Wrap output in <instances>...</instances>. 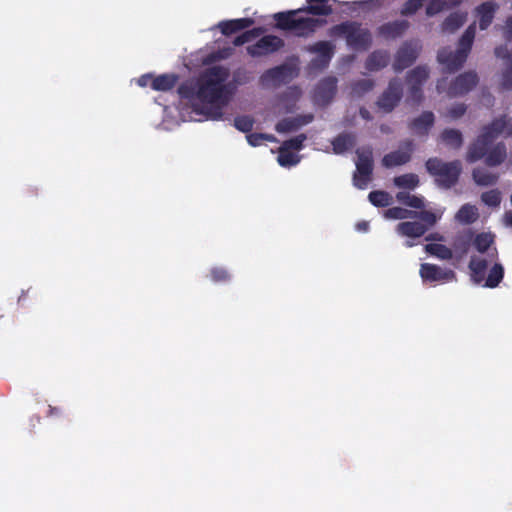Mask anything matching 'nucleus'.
Returning <instances> with one entry per match:
<instances>
[{"instance_id": "f257e3e1", "label": "nucleus", "mask_w": 512, "mask_h": 512, "mask_svg": "<svg viewBox=\"0 0 512 512\" xmlns=\"http://www.w3.org/2000/svg\"><path fill=\"white\" fill-rule=\"evenodd\" d=\"M229 76L227 67L215 65L206 68L197 79L181 83L177 92L181 98L191 102L195 112L207 119L220 120L223 108L233 95L231 83H226Z\"/></svg>"}, {"instance_id": "f3484780", "label": "nucleus", "mask_w": 512, "mask_h": 512, "mask_svg": "<svg viewBox=\"0 0 512 512\" xmlns=\"http://www.w3.org/2000/svg\"><path fill=\"white\" fill-rule=\"evenodd\" d=\"M467 57L468 55L458 49L451 51L447 48H443L438 52L437 59L449 72H455L463 66Z\"/></svg>"}, {"instance_id": "6e6d98bb", "label": "nucleus", "mask_w": 512, "mask_h": 512, "mask_svg": "<svg viewBox=\"0 0 512 512\" xmlns=\"http://www.w3.org/2000/svg\"><path fill=\"white\" fill-rule=\"evenodd\" d=\"M416 216H418L424 222L423 224L427 225L428 228L433 226L437 221L436 215L427 210L416 213Z\"/></svg>"}, {"instance_id": "a18cd8bd", "label": "nucleus", "mask_w": 512, "mask_h": 512, "mask_svg": "<svg viewBox=\"0 0 512 512\" xmlns=\"http://www.w3.org/2000/svg\"><path fill=\"white\" fill-rule=\"evenodd\" d=\"M384 216L387 219L402 220V219H406V218L415 217L416 216V212H413L411 210H407V209L402 208V207H391V208H388L387 210H385Z\"/></svg>"}, {"instance_id": "bb28decb", "label": "nucleus", "mask_w": 512, "mask_h": 512, "mask_svg": "<svg viewBox=\"0 0 512 512\" xmlns=\"http://www.w3.org/2000/svg\"><path fill=\"white\" fill-rule=\"evenodd\" d=\"M330 0H306L307 5L302 7L305 13L314 16H329L333 13L332 5L329 4ZM336 2V0H332Z\"/></svg>"}, {"instance_id": "473e14b6", "label": "nucleus", "mask_w": 512, "mask_h": 512, "mask_svg": "<svg viewBox=\"0 0 512 512\" xmlns=\"http://www.w3.org/2000/svg\"><path fill=\"white\" fill-rule=\"evenodd\" d=\"M396 200L405 206L415 209H422L425 206L423 197L412 195L405 191H399L396 194Z\"/></svg>"}, {"instance_id": "ea45409f", "label": "nucleus", "mask_w": 512, "mask_h": 512, "mask_svg": "<svg viewBox=\"0 0 512 512\" xmlns=\"http://www.w3.org/2000/svg\"><path fill=\"white\" fill-rule=\"evenodd\" d=\"M368 199L371 204L376 207H387L392 203L391 195L382 190L371 191L368 195Z\"/></svg>"}, {"instance_id": "e2e57ef3", "label": "nucleus", "mask_w": 512, "mask_h": 512, "mask_svg": "<svg viewBox=\"0 0 512 512\" xmlns=\"http://www.w3.org/2000/svg\"><path fill=\"white\" fill-rule=\"evenodd\" d=\"M61 409L58 407L49 406L48 416L61 415Z\"/></svg>"}, {"instance_id": "a878e982", "label": "nucleus", "mask_w": 512, "mask_h": 512, "mask_svg": "<svg viewBox=\"0 0 512 512\" xmlns=\"http://www.w3.org/2000/svg\"><path fill=\"white\" fill-rule=\"evenodd\" d=\"M390 55L385 50L373 51L365 61V68L368 71H379L389 64Z\"/></svg>"}, {"instance_id": "f704fd0d", "label": "nucleus", "mask_w": 512, "mask_h": 512, "mask_svg": "<svg viewBox=\"0 0 512 512\" xmlns=\"http://www.w3.org/2000/svg\"><path fill=\"white\" fill-rule=\"evenodd\" d=\"M429 77V71L424 66H417L407 73V82L409 85L423 86Z\"/></svg>"}, {"instance_id": "7ed1b4c3", "label": "nucleus", "mask_w": 512, "mask_h": 512, "mask_svg": "<svg viewBox=\"0 0 512 512\" xmlns=\"http://www.w3.org/2000/svg\"><path fill=\"white\" fill-rule=\"evenodd\" d=\"M497 258L496 248H493V251H490L486 257H471L468 267L471 278L476 284L485 281L484 287L496 288L499 286L504 277V267L501 263L495 261Z\"/></svg>"}, {"instance_id": "c85d7f7f", "label": "nucleus", "mask_w": 512, "mask_h": 512, "mask_svg": "<svg viewBox=\"0 0 512 512\" xmlns=\"http://www.w3.org/2000/svg\"><path fill=\"white\" fill-rule=\"evenodd\" d=\"M472 178L479 186H492L497 183L499 176L484 167H476L472 171Z\"/></svg>"}, {"instance_id": "69168bd1", "label": "nucleus", "mask_w": 512, "mask_h": 512, "mask_svg": "<svg viewBox=\"0 0 512 512\" xmlns=\"http://www.w3.org/2000/svg\"><path fill=\"white\" fill-rule=\"evenodd\" d=\"M503 52H507L506 47H502L501 46V47H497L495 49V54H496L497 57H506V55L502 54Z\"/></svg>"}, {"instance_id": "aec40b11", "label": "nucleus", "mask_w": 512, "mask_h": 512, "mask_svg": "<svg viewBox=\"0 0 512 512\" xmlns=\"http://www.w3.org/2000/svg\"><path fill=\"white\" fill-rule=\"evenodd\" d=\"M472 241L473 232L470 230L460 232L453 238L451 248L458 260L462 259L469 252Z\"/></svg>"}, {"instance_id": "4468645a", "label": "nucleus", "mask_w": 512, "mask_h": 512, "mask_svg": "<svg viewBox=\"0 0 512 512\" xmlns=\"http://www.w3.org/2000/svg\"><path fill=\"white\" fill-rule=\"evenodd\" d=\"M419 273L423 281L426 282H450L456 280V274L453 270L442 269L430 263L421 264Z\"/></svg>"}, {"instance_id": "6ab92c4d", "label": "nucleus", "mask_w": 512, "mask_h": 512, "mask_svg": "<svg viewBox=\"0 0 512 512\" xmlns=\"http://www.w3.org/2000/svg\"><path fill=\"white\" fill-rule=\"evenodd\" d=\"M435 117L433 112L424 111L420 116L409 122V129L418 136H427L433 127Z\"/></svg>"}, {"instance_id": "72a5a7b5", "label": "nucleus", "mask_w": 512, "mask_h": 512, "mask_svg": "<svg viewBox=\"0 0 512 512\" xmlns=\"http://www.w3.org/2000/svg\"><path fill=\"white\" fill-rule=\"evenodd\" d=\"M476 33V25L475 23H472L467 27V29L464 31L463 35L459 39L458 43V50L462 51L466 55H468L471 51L473 41L475 38Z\"/></svg>"}, {"instance_id": "6e6552de", "label": "nucleus", "mask_w": 512, "mask_h": 512, "mask_svg": "<svg viewBox=\"0 0 512 512\" xmlns=\"http://www.w3.org/2000/svg\"><path fill=\"white\" fill-rule=\"evenodd\" d=\"M403 97V85L400 79L393 78L377 100V106L385 113L392 112Z\"/></svg>"}, {"instance_id": "864d4df0", "label": "nucleus", "mask_w": 512, "mask_h": 512, "mask_svg": "<svg viewBox=\"0 0 512 512\" xmlns=\"http://www.w3.org/2000/svg\"><path fill=\"white\" fill-rule=\"evenodd\" d=\"M448 7L446 0H431L426 7L427 16H434Z\"/></svg>"}, {"instance_id": "dca6fc26", "label": "nucleus", "mask_w": 512, "mask_h": 512, "mask_svg": "<svg viewBox=\"0 0 512 512\" xmlns=\"http://www.w3.org/2000/svg\"><path fill=\"white\" fill-rule=\"evenodd\" d=\"M418 51L412 44L404 43L397 51L393 63V69L401 72L410 67L417 59Z\"/></svg>"}, {"instance_id": "2f4dec72", "label": "nucleus", "mask_w": 512, "mask_h": 512, "mask_svg": "<svg viewBox=\"0 0 512 512\" xmlns=\"http://www.w3.org/2000/svg\"><path fill=\"white\" fill-rule=\"evenodd\" d=\"M441 140L453 149H460L463 145L462 133L457 129H444L440 135Z\"/></svg>"}, {"instance_id": "3c124183", "label": "nucleus", "mask_w": 512, "mask_h": 512, "mask_svg": "<svg viewBox=\"0 0 512 512\" xmlns=\"http://www.w3.org/2000/svg\"><path fill=\"white\" fill-rule=\"evenodd\" d=\"M426 0H407L400 10L402 16H410L415 14L424 4Z\"/></svg>"}, {"instance_id": "e433bc0d", "label": "nucleus", "mask_w": 512, "mask_h": 512, "mask_svg": "<svg viewBox=\"0 0 512 512\" xmlns=\"http://www.w3.org/2000/svg\"><path fill=\"white\" fill-rule=\"evenodd\" d=\"M494 238L489 233H479L473 237L472 244L474 245L475 249L479 253H489L490 251H493V249H490V246L493 244Z\"/></svg>"}, {"instance_id": "052dcab7", "label": "nucleus", "mask_w": 512, "mask_h": 512, "mask_svg": "<svg viewBox=\"0 0 512 512\" xmlns=\"http://www.w3.org/2000/svg\"><path fill=\"white\" fill-rule=\"evenodd\" d=\"M233 81L236 84H244L248 81L245 71H236L233 76Z\"/></svg>"}, {"instance_id": "0e129e2a", "label": "nucleus", "mask_w": 512, "mask_h": 512, "mask_svg": "<svg viewBox=\"0 0 512 512\" xmlns=\"http://www.w3.org/2000/svg\"><path fill=\"white\" fill-rule=\"evenodd\" d=\"M360 115L363 119H366V120H370L371 119V115L369 113L368 110H366L365 108H361L360 109Z\"/></svg>"}, {"instance_id": "f8f14e48", "label": "nucleus", "mask_w": 512, "mask_h": 512, "mask_svg": "<svg viewBox=\"0 0 512 512\" xmlns=\"http://www.w3.org/2000/svg\"><path fill=\"white\" fill-rule=\"evenodd\" d=\"M293 78V68L282 64L266 70L260 77L263 86H279L288 83Z\"/></svg>"}, {"instance_id": "58836bf2", "label": "nucleus", "mask_w": 512, "mask_h": 512, "mask_svg": "<svg viewBox=\"0 0 512 512\" xmlns=\"http://www.w3.org/2000/svg\"><path fill=\"white\" fill-rule=\"evenodd\" d=\"M425 250L427 253L436 256L442 260H450L453 257L452 248H449L443 244L439 243H431L425 246Z\"/></svg>"}, {"instance_id": "9b49d317", "label": "nucleus", "mask_w": 512, "mask_h": 512, "mask_svg": "<svg viewBox=\"0 0 512 512\" xmlns=\"http://www.w3.org/2000/svg\"><path fill=\"white\" fill-rule=\"evenodd\" d=\"M414 151V142L410 139L403 141L400 149L392 151L382 158V165L386 168H393L404 165L411 160Z\"/></svg>"}, {"instance_id": "8fccbe9b", "label": "nucleus", "mask_w": 512, "mask_h": 512, "mask_svg": "<svg viewBox=\"0 0 512 512\" xmlns=\"http://www.w3.org/2000/svg\"><path fill=\"white\" fill-rule=\"evenodd\" d=\"M424 98L422 86L409 85L406 101L411 105H419Z\"/></svg>"}, {"instance_id": "39448f33", "label": "nucleus", "mask_w": 512, "mask_h": 512, "mask_svg": "<svg viewBox=\"0 0 512 512\" xmlns=\"http://www.w3.org/2000/svg\"><path fill=\"white\" fill-rule=\"evenodd\" d=\"M302 12L305 13V10L299 8L275 13L273 18L276 21V27L284 31H293L297 36L306 37L325 23L324 20L316 18L297 17Z\"/></svg>"}, {"instance_id": "4c0bfd02", "label": "nucleus", "mask_w": 512, "mask_h": 512, "mask_svg": "<svg viewBox=\"0 0 512 512\" xmlns=\"http://www.w3.org/2000/svg\"><path fill=\"white\" fill-rule=\"evenodd\" d=\"M458 221L464 224H472L478 218V210L470 204L463 205L456 214Z\"/></svg>"}, {"instance_id": "49530a36", "label": "nucleus", "mask_w": 512, "mask_h": 512, "mask_svg": "<svg viewBox=\"0 0 512 512\" xmlns=\"http://www.w3.org/2000/svg\"><path fill=\"white\" fill-rule=\"evenodd\" d=\"M254 123H255V121H254L253 117H251L249 115H241V116H236L234 118L235 128L244 133L251 132V130L253 129Z\"/></svg>"}, {"instance_id": "393cba45", "label": "nucleus", "mask_w": 512, "mask_h": 512, "mask_svg": "<svg viewBox=\"0 0 512 512\" xmlns=\"http://www.w3.org/2000/svg\"><path fill=\"white\" fill-rule=\"evenodd\" d=\"M507 158V148L503 142L491 146L488 150L484 162L489 167H497L501 165Z\"/></svg>"}, {"instance_id": "c03bdc74", "label": "nucleus", "mask_w": 512, "mask_h": 512, "mask_svg": "<svg viewBox=\"0 0 512 512\" xmlns=\"http://www.w3.org/2000/svg\"><path fill=\"white\" fill-rule=\"evenodd\" d=\"M277 160L282 167L294 166L298 164L300 161L299 157L296 154L284 148L283 146L279 150Z\"/></svg>"}, {"instance_id": "f03ea898", "label": "nucleus", "mask_w": 512, "mask_h": 512, "mask_svg": "<svg viewBox=\"0 0 512 512\" xmlns=\"http://www.w3.org/2000/svg\"><path fill=\"white\" fill-rule=\"evenodd\" d=\"M501 134L512 135V119L503 115L495 118L490 124L483 127L481 133L469 145L466 153V161L475 163L484 159L494 140Z\"/></svg>"}, {"instance_id": "de8ad7c7", "label": "nucleus", "mask_w": 512, "mask_h": 512, "mask_svg": "<svg viewBox=\"0 0 512 512\" xmlns=\"http://www.w3.org/2000/svg\"><path fill=\"white\" fill-rule=\"evenodd\" d=\"M481 200L490 207H499L501 203V193L497 189H492L486 192H483L481 195Z\"/></svg>"}, {"instance_id": "412c9836", "label": "nucleus", "mask_w": 512, "mask_h": 512, "mask_svg": "<svg viewBox=\"0 0 512 512\" xmlns=\"http://www.w3.org/2000/svg\"><path fill=\"white\" fill-rule=\"evenodd\" d=\"M428 231L427 225L417 221L400 222L396 226V232L409 238H420Z\"/></svg>"}, {"instance_id": "37998d69", "label": "nucleus", "mask_w": 512, "mask_h": 512, "mask_svg": "<svg viewBox=\"0 0 512 512\" xmlns=\"http://www.w3.org/2000/svg\"><path fill=\"white\" fill-rule=\"evenodd\" d=\"M374 88V81L371 79H360L352 83L351 93L353 96L362 97Z\"/></svg>"}, {"instance_id": "603ef678", "label": "nucleus", "mask_w": 512, "mask_h": 512, "mask_svg": "<svg viewBox=\"0 0 512 512\" xmlns=\"http://www.w3.org/2000/svg\"><path fill=\"white\" fill-rule=\"evenodd\" d=\"M211 280L215 283L228 282L231 279V275L226 268L214 267L210 270Z\"/></svg>"}, {"instance_id": "13d9d810", "label": "nucleus", "mask_w": 512, "mask_h": 512, "mask_svg": "<svg viewBox=\"0 0 512 512\" xmlns=\"http://www.w3.org/2000/svg\"><path fill=\"white\" fill-rule=\"evenodd\" d=\"M503 37L507 42H512V16L508 17L503 26Z\"/></svg>"}, {"instance_id": "423d86ee", "label": "nucleus", "mask_w": 512, "mask_h": 512, "mask_svg": "<svg viewBox=\"0 0 512 512\" xmlns=\"http://www.w3.org/2000/svg\"><path fill=\"white\" fill-rule=\"evenodd\" d=\"M425 167L427 172L435 177V182L439 187L450 189L459 180L462 172V165L459 160L444 162L440 158H429Z\"/></svg>"}, {"instance_id": "09e8293b", "label": "nucleus", "mask_w": 512, "mask_h": 512, "mask_svg": "<svg viewBox=\"0 0 512 512\" xmlns=\"http://www.w3.org/2000/svg\"><path fill=\"white\" fill-rule=\"evenodd\" d=\"M246 139L249 145L253 147L262 145L264 141H275V137L273 135L265 133H249L247 134Z\"/></svg>"}, {"instance_id": "a19ab883", "label": "nucleus", "mask_w": 512, "mask_h": 512, "mask_svg": "<svg viewBox=\"0 0 512 512\" xmlns=\"http://www.w3.org/2000/svg\"><path fill=\"white\" fill-rule=\"evenodd\" d=\"M264 31L265 30L262 27H256V28L244 31L242 34L236 36L232 43L234 46H237V47L242 46L245 43H248L251 40L262 35L264 33Z\"/></svg>"}, {"instance_id": "79ce46f5", "label": "nucleus", "mask_w": 512, "mask_h": 512, "mask_svg": "<svg viewBox=\"0 0 512 512\" xmlns=\"http://www.w3.org/2000/svg\"><path fill=\"white\" fill-rule=\"evenodd\" d=\"M264 31L265 30L262 27H256V28L244 31L242 34L236 36L232 43L234 46H237V47L242 46L245 43H248L251 40L262 35L264 33Z\"/></svg>"}, {"instance_id": "a211bd4d", "label": "nucleus", "mask_w": 512, "mask_h": 512, "mask_svg": "<svg viewBox=\"0 0 512 512\" xmlns=\"http://www.w3.org/2000/svg\"><path fill=\"white\" fill-rule=\"evenodd\" d=\"M314 119L313 114L297 115L295 117H286L281 119L275 126L278 133L295 132L301 127L311 123Z\"/></svg>"}, {"instance_id": "4be33fe9", "label": "nucleus", "mask_w": 512, "mask_h": 512, "mask_svg": "<svg viewBox=\"0 0 512 512\" xmlns=\"http://www.w3.org/2000/svg\"><path fill=\"white\" fill-rule=\"evenodd\" d=\"M253 24L254 20L252 18L247 17L221 21L218 24V27L223 35L230 36L234 33L251 27Z\"/></svg>"}, {"instance_id": "4d7b16f0", "label": "nucleus", "mask_w": 512, "mask_h": 512, "mask_svg": "<svg viewBox=\"0 0 512 512\" xmlns=\"http://www.w3.org/2000/svg\"><path fill=\"white\" fill-rule=\"evenodd\" d=\"M466 110H467L466 105L463 103H460V104H456V105L452 106L449 109L448 114L451 118L458 119L465 114Z\"/></svg>"}, {"instance_id": "774afa93", "label": "nucleus", "mask_w": 512, "mask_h": 512, "mask_svg": "<svg viewBox=\"0 0 512 512\" xmlns=\"http://www.w3.org/2000/svg\"><path fill=\"white\" fill-rule=\"evenodd\" d=\"M25 297H26V294H25V292L23 291V292H22V294H21V295L19 296V298H18V302L20 303V302L24 301V300H25Z\"/></svg>"}, {"instance_id": "5701e85b", "label": "nucleus", "mask_w": 512, "mask_h": 512, "mask_svg": "<svg viewBox=\"0 0 512 512\" xmlns=\"http://www.w3.org/2000/svg\"><path fill=\"white\" fill-rule=\"evenodd\" d=\"M408 27V21L395 20L381 25L378 29V32L381 36L385 38L395 39L402 36L404 32L408 29Z\"/></svg>"}, {"instance_id": "bf43d9fd", "label": "nucleus", "mask_w": 512, "mask_h": 512, "mask_svg": "<svg viewBox=\"0 0 512 512\" xmlns=\"http://www.w3.org/2000/svg\"><path fill=\"white\" fill-rule=\"evenodd\" d=\"M153 78H154V76L152 74H144L138 78L137 83L141 87H147V86L151 87Z\"/></svg>"}, {"instance_id": "1a4fd4ad", "label": "nucleus", "mask_w": 512, "mask_h": 512, "mask_svg": "<svg viewBox=\"0 0 512 512\" xmlns=\"http://www.w3.org/2000/svg\"><path fill=\"white\" fill-rule=\"evenodd\" d=\"M337 78L327 76L322 78L314 88L313 100L317 105L327 106L337 93Z\"/></svg>"}, {"instance_id": "9d476101", "label": "nucleus", "mask_w": 512, "mask_h": 512, "mask_svg": "<svg viewBox=\"0 0 512 512\" xmlns=\"http://www.w3.org/2000/svg\"><path fill=\"white\" fill-rule=\"evenodd\" d=\"M284 47V41L275 35H266L255 44L247 47V53L252 57H261L277 52Z\"/></svg>"}, {"instance_id": "b1692460", "label": "nucleus", "mask_w": 512, "mask_h": 512, "mask_svg": "<svg viewBox=\"0 0 512 512\" xmlns=\"http://www.w3.org/2000/svg\"><path fill=\"white\" fill-rule=\"evenodd\" d=\"M496 11V5L492 1H487L480 4L476 8V15L479 20V28L486 30L493 22Z\"/></svg>"}, {"instance_id": "ddd939ff", "label": "nucleus", "mask_w": 512, "mask_h": 512, "mask_svg": "<svg viewBox=\"0 0 512 512\" xmlns=\"http://www.w3.org/2000/svg\"><path fill=\"white\" fill-rule=\"evenodd\" d=\"M478 81L479 79L475 72H464L450 83L448 95L451 97L463 96L475 88Z\"/></svg>"}, {"instance_id": "7c9ffc66", "label": "nucleus", "mask_w": 512, "mask_h": 512, "mask_svg": "<svg viewBox=\"0 0 512 512\" xmlns=\"http://www.w3.org/2000/svg\"><path fill=\"white\" fill-rule=\"evenodd\" d=\"M177 80L175 74H162L153 78L151 88L155 91H169L175 87Z\"/></svg>"}, {"instance_id": "5fc2aeb1", "label": "nucleus", "mask_w": 512, "mask_h": 512, "mask_svg": "<svg viewBox=\"0 0 512 512\" xmlns=\"http://www.w3.org/2000/svg\"><path fill=\"white\" fill-rule=\"evenodd\" d=\"M307 139L306 135L305 134H299L293 138H290L288 140H286L284 143H283V147L288 149V150H301L303 148V143L304 141Z\"/></svg>"}, {"instance_id": "680f3d73", "label": "nucleus", "mask_w": 512, "mask_h": 512, "mask_svg": "<svg viewBox=\"0 0 512 512\" xmlns=\"http://www.w3.org/2000/svg\"><path fill=\"white\" fill-rule=\"evenodd\" d=\"M357 229L359 231H364L366 232L369 228V223L366 222V221H361V222H358L357 225H356Z\"/></svg>"}, {"instance_id": "20e7f679", "label": "nucleus", "mask_w": 512, "mask_h": 512, "mask_svg": "<svg viewBox=\"0 0 512 512\" xmlns=\"http://www.w3.org/2000/svg\"><path fill=\"white\" fill-rule=\"evenodd\" d=\"M332 37L345 38L346 44L354 51H367L372 45V34L357 21H344L334 25L329 32Z\"/></svg>"}, {"instance_id": "c9c22d12", "label": "nucleus", "mask_w": 512, "mask_h": 512, "mask_svg": "<svg viewBox=\"0 0 512 512\" xmlns=\"http://www.w3.org/2000/svg\"><path fill=\"white\" fill-rule=\"evenodd\" d=\"M394 185L398 188L414 190L418 187L420 181L418 175L414 173H406L400 176H396L393 179Z\"/></svg>"}, {"instance_id": "c756f323", "label": "nucleus", "mask_w": 512, "mask_h": 512, "mask_svg": "<svg viewBox=\"0 0 512 512\" xmlns=\"http://www.w3.org/2000/svg\"><path fill=\"white\" fill-rule=\"evenodd\" d=\"M355 136L351 133H341L332 141L333 150L336 154H342L354 147Z\"/></svg>"}, {"instance_id": "0eeeda50", "label": "nucleus", "mask_w": 512, "mask_h": 512, "mask_svg": "<svg viewBox=\"0 0 512 512\" xmlns=\"http://www.w3.org/2000/svg\"><path fill=\"white\" fill-rule=\"evenodd\" d=\"M356 171L353 174V185L358 189H366L373 174V152L370 147L356 150Z\"/></svg>"}, {"instance_id": "cd10ccee", "label": "nucleus", "mask_w": 512, "mask_h": 512, "mask_svg": "<svg viewBox=\"0 0 512 512\" xmlns=\"http://www.w3.org/2000/svg\"><path fill=\"white\" fill-rule=\"evenodd\" d=\"M467 13L456 11L449 14L443 21L441 28L443 32L453 33L466 22Z\"/></svg>"}, {"instance_id": "338daca9", "label": "nucleus", "mask_w": 512, "mask_h": 512, "mask_svg": "<svg viewBox=\"0 0 512 512\" xmlns=\"http://www.w3.org/2000/svg\"><path fill=\"white\" fill-rule=\"evenodd\" d=\"M505 217H506L507 223L509 225H512V213L511 212L506 213Z\"/></svg>"}, {"instance_id": "2eb2a0df", "label": "nucleus", "mask_w": 512, "mask_h": 512, "mask_svg": "<svg viewBox=\"0 0 512 512\" xmlns=\"http://www.w3.org/2000/svg\"><path fill=\"white\" fill-rule=\"evenodd\" d=\"M310 51L318 54L317 57L312 59L311 67L323 70L328 67L334 55V46L328 41H319L310 47Z\"/></svg>"}]
</instances>
